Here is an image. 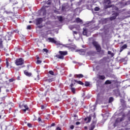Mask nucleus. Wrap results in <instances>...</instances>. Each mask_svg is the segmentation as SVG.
Returning a JSON list of instances; mask_svg holds the SVG:
<instances>
[{
	"mask_svg": "<svg viewBox=\"0 0 130 130\" xmlns=\"http://www.w3.org/2000/svg\"><path fill=\"white\" fill-rule=\"evenodd\" d=\"M112 101H113V98H112V97L110 98L109 100V103H111V102H112Z\"/></svg>",
	"mask_w": 130,
	"mask_h": 130,
	"instance_id": "obj_27",
	"label": "nucleus"
},
{
	"mask_svg": "<svg viewBox=\"0 0 130 130\" xmlns=\"http://www.w3.org/2000/svg\"><path fill=\"white\" fill-rule=\"evenodd\" d=\"M75 105L77 106L78 105V104H77V103H75Z\"/></svg>",
	"mask_w": 130,
	"mask_h": 130,
	"instance_id": "obj_60",
	"label": "nucleus"
},
{
	"mask_svg": "<svg viewBox=\"0 0 130 130\" xmlns=\"http://www.w3.org/2000/svg\"><path fill=\"white\" fill-rule=\"evenodd\" d=\"M89 85H90V83H89L88 82H85V86H86V87H88Z\"/></svg>",
	"mask_w": 130,
	"mask_h": 130,
	"instance_id": "obj_30",
	"label": "nucleus"
},
{
	"mask_svg": "<svg viewBox=\"0 0 130 130\" xmlns=\"http://www.w3.org/2000/svg\"><path fill=\"white\" fill-rule=\"evenodd\" d=\"M71 90L73 94H76V88L74 87L71 88Z\"/></svg>",
	"mask_w": 130,
	"mask_h": 130,
	"instance_id": "obj_23",
	"label": "nucleus"
},
{
	"mask_svg": "<svg viewBox=\"0 0 130 130\" xmlns=\"http://www.w3.org/2000/svg\"><path fill=\"white\" fill-rule=\"evenodd\" d=\"M27 126H28V127H31L32 126V125H31V123H27Z\"/></svg>",
	"mask_w": 130,
	"mask_h": 130,
	"instance_id": "obj_39",
	"label": "nucleus"
},
{
	"mask_svg": "<svg viewBox=\"0 0 130 130\" xmlns=\"http://www.w3.org/2000/svg\"><path fill=\"white\" fill-rule=\"evenodd\" d=\"M83 34L84 36L88 37L89 35H91V31L88 29V28H84L83 31Z\"/></svg>",
	"mask_w": 130,
	"mask_h": 130,
	"instance_id": "obj_8",
	"label": "nucleus"
},
{
	"mask_svg": "<svg viewBox=\"0 0 130 130\" xmlns=\"http://www.w3.org/2000/svg\"><path fill=\"white\" fill-rule=\"evenodd\" d=\"M130 4V1L125 2L124 1H121V2L119 3L118 4H116V8H118H118H124V7H125V6H127V5H129Z\"/></svg>",
	"mask_w": 130,
	"mask_h": 130,
	"instance_id": "obj_3",
	"label": "nucleus"
},
{
	"mask_svg": "<svg viewBox=\"0 0 130 130\" xmlns=\"http://www.w3.org/2000/svg\"><path fill=\"white\" fill-rule=\"evenodd\" d=\"M96 123H97V121H96V119H94L91 124L89 130L94 129V128H95V126H96Z\"/></svg>",
	"mask_w": 130,
	"mask_h": 130,
	"instance_id": "obj_10",
	"label": "nucleus"
},
{
	"mask_svg": "<svg viewBox=\"0 0 130 130\" xmlns=\"http://www.w3.org/2000/svg\"><path fill=\"white\" fill-rule=\"evenodd\" d=\"M74 81L76 83H77V84H79V85H84V83L81 81H78L77 80H75Z\"/></svg>",
	"mask_w": 130,
	"mask_h": 130,
	"instance_id": "obj_22",
	"label": "nucleus"
},
{
	"mask_svg": "<svg viewBox=\"0 0 130 130\" xmlns=\"http://www.w3.org/2000/svg\"><path fill=\"white\" fill-rule=\"evenodd\" d=\"M37 80H39V75L37 76Z\"/></svg>",
	"mask_w": 130,
	"mask_h": 130,
	"instance_id": "obj_51",
	"label": "nucleus"
},
{
	"mask_svg": "<svg viewBox=\"0 0 130 130\" xmlns=\"http://www.w3.org/2000/svg\"><path fill=\"white\" fill-rule=\"evenodd\" d=\"M11 36H10V35H7L6 36V37H5V40H6V41H8V40H11Z\"/></svg>",
	"mask_w": 130,
	"mask_h": 130,
	"instance_id": "obj_18",
	"label": "nucleus"
},
{
	"mask_svg": "<svg viewBox=\"0 0 130 130\" xmlns=\"http://www.w3.org/2000/svg\"><path fill=\"white\" fill-rule=\"evenodd\" d=\"M41 62H42V61H41V60H37V63L38 64H40V63H41Z\"/></svg>",
	"mask_w": 130,
	"mask_h": 130,
	"instance_id": "obj_32",
	"label": "nucleus"
},
{
	"mask_svg": "<svg viewBox=\"0 0 130 130\" xmlns=\"http://www.w3.org/2000/svg\"><path fill=\"white\" fill-rule=\"evenodd\" d=\"M69 28H70L71 30H73V28L71 27V26H70Z\"/></svg>",
	"mask_w": 130,
	"mask_h": 130,
	"instance_id": "obj_58",
	"label": "nucleus"
},
{
	"mask_svg": "<svg viewBox=\"0 0 130 130\" xmlns=\"http://www.w3.org/2000/svg\"><path fill=\"white\" fill-rule=\"evenodd\" d=\"M94 11H99V7H95L94 8Z\"/></svg>",
	"mask_w": 130,
	"mask_h": 130,
	"instance_id": "obj_36",
	"label": "nucleus"
},
{
	"mask_svg": "<svg viewBox=\"0 0 130 130\" xmlns=\"http://www.w3.org/2000/svg\"><path fill=\"white\" fill-rule=\"evenodd\" d=\"M2 92V88L0 87V93Z\"/></svg>",
	"mask_w": 130,
	"mask_h": 130,
	"instance_id": "obj_56",
	"label": "nucleus"
},
{
	"mask_svg": "<svg viewBox=\"0 0 130 130\" xmlns=\"http://www.w3.org/2000/svg\"><path fill=\"white\" fill-rule=\"evenodd\" d=\"M96 109V104H94L92 107H90V111H95Z\"/></svg>",
	"mask_w": 130,
	"mask_h": 130,
	"instance_id": "obj_15",
	"label": "nucleus"
},
{
	"mask_svg": "<svg viewBox=\"0 0 130 130\" xmlns=\"http://www.w3.org/2000/svg\"><path fill=\"white\" fill-rule=\"evenodd\" d=\"M73 34H74V37H75V35L78 34V32H77L76 31H73Z\"/></svg>",
	"mask_w": 130,
	"mask_h": 130,
	"instance_id": "obj_40",
	"label": "nucleus"
},
{
	"mask_svg": "<svg viewBox=\"0 0 130 130\" xmlns=\"http://www.w3.org/2000/svg\"><path fill=\"white\" fill-rule=\"evenodd\" d=\"M99 79H100V80H104L105 79V76L103 75H100Z\"/></svg>",
	"mask_w": 130,
	"mask_h": 130,
	"instance_id": "obj_24",
	"label": "nucleus"
},
{
	"mask_svg": "<svg viewBox=\"0 0 130 130\" xmlns=\"http://www.w3.org/2000/svg\"><path fill=\"white\" fill-rule=\"evenodd\" d=\"M84 96H85V93L84 92L83 93L82 97H84Z\"/></svg>",
	"mask_w": 130,
	"mask_h": 130,
	"instance_id": "obj_55",
	"label": "nucleus"
},
{
	"mask_svg": "<svg viewBox=\"0 0 130 130\" xmlns=\"http://www.w3.org/2000/svg\"><path fill=\"white\" fill-rule=\"evenodd\" d=\"M46 4H47V5H51V3L48 2Z\"/></svg>",
	"mask_w": 130,
	"mask_h": 130,
	"instance_id": "obj_47",
	"label": "nucleus"
},
{
	"mask_svg": "<svg viewBox=\"0 0 130 130\" xmlns=\"http://www.w3.org/2000/svg\"><path fill=\"white\" fill-rule=\"evenodd\" d=\"M23 107L25 109H24L23 110L24 112H26V111L28 110V109H29V108L28 107V106H27V105H24Z\"/></svg>",
	"mask_w": 130,
	"mask_h": 130,
	"instance_id": "obj_19",
	"label": "nucleus"
},
{
	"mask_svg": "<svg viewBox=\"0 0 130 130\" xmlns=\"http://www.w3.org/2000/svg\"><path fill=\"white\" fill-rule=\"evenodd\" d=\"M52 81V79H48L46 80V82H48L49 83H50Z\"/></svg>",
	"mask_w": 130,
	"mask_h": 130,
	"instance_id": "obj_31",
	"label": "nucleus"
},
{
	"mask_svg": "<svg viewBox=\"0 0 130 130\" xmlns=\"http://www.w3.org/2000/svg\"><path fill=\"white\" fill-rule=\"evenodd\" d=\"M92 44L95 47L98 52H100V51L101 50V47H100V45L98 44L97 42L95 41H93L92 42Z\"/></svg>",
	"mask_w": 130,
	"mask_h": 130,
	"instance_id": "obj_7",
	"label": "nucleus"
},
{
	"mask_svg": "<svg viewBox=\"0 0 130 130\" xmlns=\"http://www.w3.org/2000/svg\"><path fill=\"white\" fill-rule=\"evenodd\" d=\"M57 130H61V129L60 128H59V127L56 128Z\"/></svg>",
	"mask_w": 130,
	"mask_h": 130,
	"instance_id": "obj_48",
	"label": "nucleus"
},
{
	"mask_svg": "<svg viewBox=\"0 0 130 130\" xmlns=\"http://www.w3.org/2000/svg\"><path fill=\"white\" fill-rule=\"evenodd\" d=\"M75 77H76L77 78H83L84 77V75L82 74H76L75 75Z\"/></svg>",
	"mask_w": 130,
	"mask_h": 130,
	"instance_id": "obj_21",
	"label": "nucleus"
},
{
	"mask_svg": "<svg viewBox=\"0 0 130 130\" xmlns=\"http://www.w3.org/2000/svg\"><path fill=\"white\" fill-rule=\"evenodd\" d=\"M78 51L80 55H85L86 53H87L88 55H89V56H92L93 55L92 54V52L91 51L87 52V50H86L81 49V50H79Z\"/></svg>",
	"mask_w": 130,
	"mask_h": 130,
	"instance_id": "obj_6",
	"label": "nucleus"
},
{
	"mask_svg": "<svg viewBox=\"0 0 130 130\" xmlns=\"http://www.w3.org/2000/svg\"><path fill=\"white\" fill-rule=\"evenodd\" d=\"M105 84L106 85H108L109 84H111V81H110V80H107V81L105 82Z\"/></svg>",
	"mask_w": 130,
	"mask_h": 130,
	"instance_id": "obj_26",
	"label": "nucleus"
},
{
	"mask_svg": "<svg viewBox=\"0 0 130 130\" xmlns=\"http://www.w3.org/2000/svg\"><path fill=\"white\" fill-rule=\"evenodd\" d=\"M29 23H32V21H29Z\"/></svg>",
	"mask_w": 130,
	"mask_h": 130,
	"instance_id": "obj_61",
	"label": "nucleus"
},
{
	"mask_svg": "<svg viewBox=\"0 0 130 130\" xmlns=\"http://www.w3.org/2000/svg\"><path fill=\"white\" fill-rule=\"evenodd\" d=\"M9 82H13V79H10Z\"/></svg>",
	"mask_w": 130,
	"mask_h": 130,
	"instance_id": "obj_53",
	"label": "nucleus"
},
{
	"mask_svg": "<svg viewBox=\"0 0 130 130\" xmlns=\"http://www.w3.org/2000/svg\"><path fill=\"white\" fill-rule=\"evenodd\" d=\"M14 32H15L16 33H18L19 31H18V30H15Z\"/></svg>",
	"mask_w": 130,
	"mask_h": 130,
	"instance_id": "obj_49",
	"label": "nucleus"
},
{
	"mask_svg": "<svg viewBox=\"0 0 130 130\" xmlns=\"http://www.w3.org/2000/svg\"><path fill=\"white\" fill-rule=\"evenodd\" d=\"M69 8V6H68V4H64L62 6V11H67V9Z\"/></svg>",
	"mask_w": 130,
	"mask_h": 130,
	"instance_id": "obj_14",
	"label": "nucleus"
},
{
	"mask_svg": "<svg viewBox=\"0 0 130 130\" xmlns=\"http://www.w3.org/2000/svg\"><path fill=\"white\" fill-rule=\"evenodd\" d=\"M108 54H112V53H111V52L110 51H109L108 52Z\"/></svg>",
	"mask_w": 130,
	"mask_h": 130,
	"instance_id": "obj_46",
	"label": "nucleus"
},
{
	"mask_svg": "<svg viewBox=\"0 0 130 130\" xmlns=\"http://www.w3.org/2000/svg\"><path fill=\"white\" fill-rule=\"evenodd\" d=\"M45 107H46V106H41V109H45Z\"/></svg>",
	"mask_w": 130,
	"mask_h": 130,
	"instance_id": "obj_38",
	"label": "nucleus"
},
{
	"mask_svg": "<svg viewBox=\"0 0 130 130\" xmlns=\"http://www.w3.org/2000/svg\"><path fill=\"white\" fill-rule=\"evenodd\" d=\"M73 87H74V84L72 83V84L70 85V87H71V88H73Z\"/></svg>",
	"mask_w": 130,
	"mask_h": 130,
	"instance_id": "obj_45",
	"label": "nucleus"
},
{
	"mask_svg": "<svg viewBox=\"0 0 130 130\" xmlns=\"http://www.w3.org/2000/svg\"><path fill=\"white\" fill-rule=\"evenodd\" d=\"M126 47H127V45H126V44L123 45L120 48V52H121V51H122V50H123V49H125V48H126Z\"/></svg>",
	"mask_w": 130,
	"mask_h": 130,
	"instance_id": "obj_16",
	"label": "nucleus"
},
{
	"mask_svg": "<svg viewBox=\"0 0 130 130\" xmlns=\"http://www.w3.org/2000/svg\"><path fill=\"white\" fill-rule=\"evenodd\" d=\"M54 125H55V123H52V124L51 125V126H49L50 127H51L52 126H54Z\"/></svg>",
	"mask_w": 130,
	"mask_h": 130,
	"instance_id": "obj_41",
	"label": "nucleus"
},
{
	"mask_svg": "<svg viewBox=\"0 0 130 130\" xmlns=\"http://www.w3.org/2000/svg\"><path fill=\"white\" fill-rule=\"evenodd\" d=\"M105 115H106V116L108 117L109 116V114H106Z\"/></svg>",
	"mask_w": 130,
	"mask_h": 130,
	"instance_id": "obj_52",
	"label": "nucleus"
},
{
	"mask_svg": "<svg viewBox=\"0 0 130 130\" xmlns=\"http://www.w3.org/2000/svg\"><path fill=\"white\" fill-rule=\"evenodd\" d=\"M38 120H39V121H41V118H38Z\"/></svg>",
	"mask_w": 130,
	"mask_h": 130,
	"instance_id": "obj_50",
	"label": "nucleus"
},
{
	"mask_svg": "<svg viewBox=\"0 0 130 130\" xmlns=\"http://www.w3.org/2000/svg\"><path fill=\"white\" fill-rule=\"evenodd\" d=\"M49 74H50V75H51L52 76H53V75H54V73L52 71H49Z\"/></svg>",
	"mask_w": 130,
	"mask_h": 130,
	"instance_id": "obj_29",
	"label": "nucleus"
},
{
	"mask_svg": "<svg viewBox=\"0 0 130 130\" xmlns=\"http://www.w3.org/2000/svg\"><path fill=\"white\" fill-rule=\"evenodd\" d=\"M47 41L48 42H51V43H54V44H56V45H59V46H61V45H62V44H61V43H60V41H56V40L54 38H49L47 39Z\"/></svg>",
	"mask_w": 130,
	"mask_h": 130,
	"instance_id": "obj_5",
	"label": "nucleus"
},
{
	"mask_svg": "<svg viewBox=\"0 0 130 130\" xmlns=\"http://www.w3.org/2000/svg\"><path fill=\"white\" fill-rule=\"evenodd\" d=\"M43 51H44V52H46V53H47V52H48V50H47V49H43Z\"/></svg>",
	"mask_w": 130,
	"mask_h": 130,
	"instance_id": "obj_34",
	"label": "nucleus"
},
{
	"mask_svg": "<svg viewBox=\"0 0 130 130\" xmlns=\"http://www.w3.org/2000/svg\"><path fill=\"white\" fill-rule=\"evenodd\" d=\"M49 86H47V87H46V88H49Z\"/></svg>",
	"mask_w": 130,
	"mask_h": 130,
	"instance_id": "obj_64",
	"label": "nucleus"
},
{
	"mask_svg": "<svg viewBox=\"0 0 130 130\" xmlns=\"http://www.w3.org/2000/svg\"><path fill=\"white\" fill-rule=\"evenodd\" d=\"M117 16H118V13L117 12H114V13L113 14V16H111V17L110 18V21H112L113 20H115V19H116Z\"/></svg>",
	"mask_w": 130,
	"mask_h": 130,
	"instance_id": "obj_11",
	"label": "nucleus"
},
{
	"mask_svg": "<svg viewBox=\"0 0 130 130\" xmlns=\"http://www.w3.org/2000/svg\"><path fill=\"white\" fill-rule=\"evenodd\" d=\"M0 47L3 48V40L2 39H0Z\"/></svg>",
	"mask_w": 130,
	"mask_h": 130,
	"instance_id": "obj_28",
	"label": "nucleus"
},
{
	"mask_svg": "<svg viewBox=\"0 0 130 130\" xmlns=\"http://www.w3.org/2000/svg\"><path fill=\"white\" fill-rule=\"evenodd\" d=\"M67 54H68L67 51H59V54L55 55V57L59 58V59H63V56H64V55H67Z\"/></svg>",
	"mask_w": 130,
	"mask_h": 130,
	"instance_id": "obj_4",
	"label": "nucleus"
},
{
	"mask_svg": "<svg viewBox=\"0 0 130 130\" xmlns=\"http://www.w3.org/2000/svg\"><path fill=\"white\" fill-rule=\"evenodd\" d=\"M74 125H73L70 126V128H71V129H74Z\"/></svg>",
	"mask_w": 130,
	"mask_h": 130,
	"instance_id": "obj_44",
	"label": "nucleus"
},
{
	"mask_svg": "<svg viewBox=\"0 0 130 130\" xmlns=\"http://www.w3.org/2000/svg\"><path fill=\"white\" fill-rule=\"evenodd\" d=\"M23 63H24V59H23L22 58L16 59L15 62L16 66H22Z\"/></svg>",
	"mask_w": 130,
	"mask_h": 130,
	"instance_id": "obj_9",
	"label": "nucleus"
},
{
	"mask_svg": "<svg viewBox=\"0 0 130 130\" xmlns=\"http://www.w3.org/2000/svg\"><path fill=\"white\" fill-rule=\"evenodd\" d=\"M58 19L59 20V21L60 22H62V21L63 20V18H62V17L61 16H58Z\"/></svg>",
	"mask_w": 130,
	"mask_h": 130,
	"instance_id": "obj_25",
	"label": "nucleus"
},
{
	"mask_svg": "<svg viewBox=\"0 0 130 130\" xmlns=\"http://www.w3.org/2000/svg\"><path fill=\"white\" fill-rule=\"evenodd\" d=\"M99 96H100V94H98V99H99Z\"/></svg>",
	"mask_w": 130,
	"mask_h": 130,
	"instance_id": "obj_54",
	"label": "nucleus"
},
{
	"mask_svg": "<svg viewBox=\"0 0 130 130\" xmlns=\"http://www.w3.org/2000/svg\"><path fill=\"white\" fill-rule=\"evenodd\" d=\"M111 4V1L110 0H104V4L105 9H108V8H113V10H115V11H118V8L114 5H110Z\"/></svg>",
	"mask_w": 130,
	"mask_h": 130,
	"instance_id": "obj_2",
	"label": "nucleus"
},
{
	"mask_svg": "<svg viewBox=\"0 0 130 130\" xmlns=\"http://www.w3.org/2000/svg\"><path fill=\"white\" fill-rule=\"evenodd\" d=\"M120 102L121 103H122V104H124V99H121L120 100Z\"/></svg>",
	"mask_w": 130,
	"mask_h": 130,
	"instance_id": "obj_35",
	"label": "nucleus"
},
{
	"mask_svg": "<svg viewBox=\"0 0 130 130\" xmlns=\"http://www.w3.org/2000/svg\"><path fill=\"white\" fill-rule=\"evenodd\" d=\"M6 67L9 68V62L8 61V59H6Z\"/></svg>",
	"mask_w": 130,
	"mask_h": 130,
	"instance_id": "obj_33",
	"label": "nucleus"
},
{
	"mask_svg": "<svg viewBox=\"0 0 130 130\" xmlns=\"http://www.w3.org/2000/svg\"><path fill=\"white\" fill-rule=\"evenodd\" d=\"M81 124V123L80 122H77L76 123V125H79V124Z\"/></svg>",
	"mask_w": 130,
	"mask_h": 130,
	"instance_id": "obj_43",
	"label": "nucleus"
},
{
	"mask_svg": "<svg viewBox=\"0 0 130 130\" xmlns=\"http://www.w3.org/2000/svg\"><path fill=\"white\" fill-rule=\"evenodd\" d=\"M24 75H25L27 77H31L32 74H31V73L28 72V71H24Z\"/></svg>",
	"mask_w": 130,
	"mask_h": 130,
	"instance_id": "obj_17",
	"label": "nucleus"
},
{
	"mask_svg": "<svg viewBox=\"0 0 130 130\" xmlns=\"http://www.w3.org/2000/svg\"><path fill=\"white\" fill-rule=\"evenodd\" d=\"M42 18H38L36 20L37 25H40L42 23Z\"/></svg>",
	"mask_w": 130,
	"mask_h": 130,
	"instance_id": "obj_13",
	"label": "nucleus"
},
{
	"mask_svg": "<svg viewBox=\"0 0 130 130\" xmlns=\"http://www.w3.org/2000/svg\"><path fill=\"white\" fill-rule=\"evenodd\" d=\"M27 29H28V30H31V26L28 25L27 27Z\"/></svg>",
	"mask_w": 130,
	"mask_h": 130,
	"instance_id": "obj_37",
	"label": "nucleus"
},
{
	"mask_svg": "<svg viewBox=\"0 0 130 130\" xmlns=\"http://www.w3.org/2000/svg\"><path fill=\"white\" fill-rule=\"evenodd\" d=\"M120 112L122 111V109H120Z\"/></svg>",
	"mask_w": 130,
	"mask_h": 130,
	"instance_id": "obj_63",
	"label": "nucleus"
},
{
	"mask_svg": "<svg viewBox=\"0 0 130 130\" xmlns=\"http://www.w3.org/2000/svg\"><path fill=\"white\" fill-rule=\"evenodd\" d=\"M76 21L77 23H83V21L82 20V19H80V18H76Z\"/></svg>",
	"mask_w": 130,
	"mask_h": 130,
	"instance_id": "obj_20",
	"label": "nucleus"
},
{
	"mask_svg": "<svg viewBox=\"0 0 130 130\" xmlns=\"http://www.w3.org/2000/svg\"><path fill=\"white\" fill-rule=\"evenodd\" d=\"M18 80H20V77H18Z\"/></svg>",
	"mask_w": 130,
	"mask_h": 130,
	"instance_id": "obj_62",
	"label": "nucleus"
},
{
	"mask_svg": "<svg viewBox=\"0 0 130 130\" xmlns=\"http://www.w3.org/2000/svg\"><path fill=\"white\" fill-rule=\"evenodd\" d=\"M92 119V117H91V115H89L87 118H85L84 119L85 121H86V123H89L90 121H91V120Z\"/></svg>",
	"mask_w": 130,
	"mask_h": 130,
	"instance_id": "obj_12",
	"label": "nucleus"
},
{
	"mask_svg": "<svg viewBox=\"0 0 130 130\" xmlns=\"http://www.w3.org/2000/svg\"><path fill=\"white\" fill-rule=\"evenodd\" d=\"M37 59H38V60H39V57H37Z\"/></svg>",
	"mask_w": 130,
	"mask_h": 130,
	"instance_id": "obj_57",
	"label": "nucleus"
},
{
	"mask_svg": "<svg viewBox=\"0 0 130 130\" xmlns=\"http://www.w3.org/2000/svg\"><path fill=\"white\" fill-rule=\"evenodd\" d=\"M44 8H48V6H44Z\"/></svg>",
	"mask_w": 130,
	"mask_h": 130,
	"instance_id": "obj_59",
	"label": "nucleus"
},
{
	"mask_svg": "<svg viewBox=\"0 0 130 130\" xmlns=\"http://www.w3.org/2000/svg\"><path fill=\"white\" fill-rule=\"evenodd\" d=\"M127 117L128 121L122 122L124 119H125V117ZM122 123V126L123 127H128L129 128L130 127V111H129L128 113H124V112H121L119 113L118 117L116 118V119H114V117H113L110 121L109 122L108 125V128L112 129L115 127V126H117V125H119Z\"/></svg>",
	"mask_w": 130,
	"mask_h": 130,
	"instance_id": "obj_1",
	"label": "nucleus"
},
{
	"mask_svg": "<svg viewBox=\"0 0 130 130\" xmlns=\"http://www.w3.org/2000/svg\"><path fill=\"white\" fill-rule=\"evenodd\" d=\"M76 101H77V98H73V102H76Z\"/></svg>",
	"mask_w": 130,
	"mask_h": 130,
	"instance_id": "obj_42",
	"label": "nucleus"
}]
</instances>
